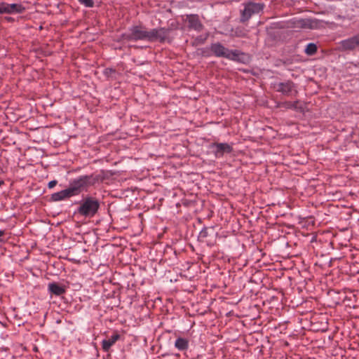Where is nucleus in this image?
I'll return each mask as SVG.
<instances>
[{
  "mask_svg": "<svg viewBox=\"0 0 359 359\" xmlns=\"http://www.w3.org/2000/svg\"><path fill=\"white\" fill-rule=\"evenodd\" d=\"M48 290L52 294L57 296L62 294L65 292V287L56 283H50L48 285Z\"/></svg>",
  "mask_w": 359,
  "mask_h": 359,
  "instance_id": "12",
  "label": "nucleus"
},
{
  "mask_svg": "<svg viewBox=\"0 0 359 359\" xmlns=\"http://www.w3.org/2000/svg\"><path fill=\"white\" fill-rule=\"evenodd\" d=\"M210 50L217 57L235 60L238 56L236 50H229L220 43H212L210 46Z\"/></svg>",
  "mask_w": 359,
  "mask_h": 359,
  "instance_id": "5",
  "label": "nucleus"
},
{
  "mask_svg": "<svg viewBox=\"0 0 359 359\" xmlns=\"http://www.w3.org/2000/svg\"><path fill=\"white\" fill-rule=\"evenodd\" d=\"M264 8V4L260 3H248L241 13V21H248L253 14L259 13Z\"/></svg>",
  "mask_w": 359,
  "mask_h": 359,
  "instance_id": "6",
  "label": "nucleus"
},
{
  "mask_svg": "<svg viewBox=\"0 0 359 359\" xmlns=\"http://www.w3.org/2000/svg\"><path fill=\"white\" fill-rule=\"evenodd\" d=\"M8 4L2 2L0 3V13H8Z\"/></svg>",
  "mask_w": 359,
  "mask_h": 359,
  "instance_id": "19",
  "label": "nucleus"
},
{
  "mask_svg": "<svg viewBox=\"0 0 359 359\" xmlns=\"http://www.w3.org/2000/svg\"><path fill=\"white\" fill-rule=\"evenodd\" d=\"M172 31L171 28L160 27L149 30L148 41H158L163 43L165 41L170 42V34Z\"/></svg>",
  "mask_w": 359,
  "mask_h": 359,
  "instance_id": "4",
  "label": "nucleus"
},
{
  "mask_svg": "<svg viewBox=\"0 0 359 359\" xmlns=\"http://www.w3.org/2000/svg\"><path fill=\"white\" fill-rule=\"evenodd\" d=\"M71 196H72L70 195L69 191L67 190V189H66L61 191L53 194L51 196V199L53 201H61V200L69 198Z\"/></svg>",
  "mask_w": 359,
  "mask_h": 359,
  "instance_id": "14",
  "label": "nucleus"
},
{
  "mask_svg": "<svg viewBox=\"0 0 359 359\" xmlns=\"http://www.w3.org/2000/svg\"><path fill=\"white\" fill-rule=\"evenodd\" d=\"M240 33H242V31H240V32H238V33L236 32V35L237 36H242V34H240Z\"/></svg>",
  "mask_w": 359,
  "mask_h": 359,
  "instance_id": "22",
  "label": "nucleus"
},
{
  "mask_svg": "<svg viewBox=\"0 0 359 359\" xmlns=\"http://www.w3.org/2000/svg\"><path fill=\"white\" fill-rule=\"evenodd\" d=\"M120 338L118 334H114L109 339L102 341V348L104 351H108L111 346Z\"/></svg>",
  "mask_w": 359,
  "mask_h": 359,
  "instance_id": "13",
  "label": "nucleus"
},
{
  "mask_svg": "<svg viewBox=\"0 0 359 359\" xmlns=\"http://www.w3.org/2000/svg\"><path fill=\"white\" fill-rule=\"evenodd\" d=\"M175 346L180 351H184L188 348L189 341L184 338H178L175 343Z\"/></svg>",
  "mask_w": 359,
  "mask_h": 359,
  "instance_id": "15",
  "label": "nucleus"
},
{
  "mask_svg": "<svg viewBox=\"0 0 359 359\" xmlns=\"http://www.w3.org/2000/svg\"><path fill=\"white\" fill-rule=\"evenodd\" d=\"M121 37L127 41H148L149 30L141 25L133 26L129 29L128 32L123 34Z\"/></svg>",
  "mask_w": 359,
  "mask_h": 359,
  "instance_id": "2",
  "label": "nucleus"
},
{
  "mask_svg": "<svg viewBox=\"0 0 359 359\" xmlns=\"http://www.w3.org/2000/svg\"><path fill=\"white\" fill-rule=\"evenodd\" d=\"M316 52H317V46L313 43H309L305 49V53L309 55H313Z\"/></svg>",
  "mask_w": 359,
  "mask_h": 359,
  "instance_id": "18",
  "label": "nucleus"
},
{
  "mask_svg": "<svg viewBox=\"0 0 359 359\" xmlns=\"http://www.w3.org/2000/svg\"><path fill=\"white\" fill-rule=\"evenodd\" d=\"M189 27L196 31H201L203 29V25L201 24L198 15H191L187 17Z\"/></svg>",
  "mask_w": 359,
  "mask_h": 359,
  "instance_id": "11",
  "label": "nucleus"
},
{
  "mask_svg": "<svg viewBox=\"0 0 359 359\" xmlns=\"http://www.w3.org/2000/svg\"><path fill=\"white\" fill-rule=\"evenodd\" d=\"M5 231H0V236L4 235Z\"/></svg>",
  "mask_w": 359,
  "mask_h": 359,
  "instance_id": "25",
  "label": "nucleus"
},
{
  "mask_svg": "<svg viewBox=\"0 0 359 359\" xmlns=\"http://www.w3.org/2000/svg\"><path fill=\"white\" fill-rule=\"evenodd\" d=\"M359 47V33L339 42V49L341 51H353Z\"/></svg>",
  "mask_w": 359,
  "mask_h": 359,
  "instance_id": "8",
  "label": "nucleus"
},
{
  "mask_svg": "<svg viewBox=\"0 0 359 359\" xmlns=\"http://www.w3.org/2000/svg\"><path fill=\"white\" fill-rule=\"evenodd\" d=\"M82 4L85 5L86 7H93V0H79Z\"/></svg>",
  "mask_w": 359,
  "mask_h": 359,
  "instance_id": "20",
  "label": "nucleus"
},
{
  "mask_svg": "<svg viewBox=\"0 0 359 359\" xmlns=\"http://www.w3.org/2000/svg\"><path fill=\"white\" fill-rule=\"evenodd\" d=\"M275 88L277 92L287 96L296 95L298 93L296 85L292 81L278 83L275 86Z\"/></svg>",
  "mask_w": 359,
  "mask_h": 359,
  "instance_id": "7",
  "label": "nucleus"
},
{
  "mask_svg": "<svg viewBox=\"0 0 359 359\" xmlns=\"http://www.w3.org/2000/svg\"><path fill=\"white\" fill-rule=\"evenodd\" d=\"M318 21L311 19H301L294 23V27L298 28L315 29L317 27Z\"/></svg>",
  "mask_w": 359,
  "mask_h": 359,
  "instance_id": "10",
  "label": "nucleus"
},
{
  "mask_svg": "<svg viewBox=\"0 0 359 359\" xmlns=\"http://www.w3.org/2000/svg\"><path fill=\"white\" fill-rule=\"evenodd\" d=\"M240 33H242V31H240V32H238V33L236 32V35L237 36H242V34H240Z\"/></svg>",
  "mask_w": 359,
  "mask_h": 359,
  "instance_id": "23",
  "label": "nucleus"
},
{
  "mask_svg": "<svg viewBox=\"0 0 359 359\" xmlns=\"http://www.w3.org/2000/svg\"><path fill=\"white\" fill-rule=\"evenodd\" d=\"M297 103H298V101L294 102L286 101V102L278 103L277 107H280V108H285V109H297Z\"/></svg>",
  "mask_w": 359,
  "mask_h": 359,
  "instance_id": "17",
  "label": "nucleus"
},
{
  "mask_svg": "<svg viewBox=\"0 0 359 359\" xmlns=\"http://www.w3.org/2000/svg\"><path fill=\"white\" fill-rule=\"evenodd\" d=\"M8 13H21L25 11V8L21 4H8Z\"/></svg>",
  "mask_w": 359,
  "mask_h": 359,
  "instance_id": "16",
  "label": "nucleus"
},
{
  "mask_svg": "<svg viewBox=\"0 0 359 359\" xmlns=\"http://www.w3.org/2000/svg\"><path fill=\"white\" fill-rule=\"evenodd\" d=\"M4 184V181H0V187Z\"/></svg>",
  "mask_w": 359,
  "mask_h": 359,
  "instance_id": "26",
  "label": "nucleus"
},
{
  "mask_svg": "<svg viewBox=\"0 0 359 359\" xmlns=\"http://www.w3.org/2000/svg\"><path fill=\"white\" fill-rule=\"evenodd\" d=\"M92 175H83L74 180L69 184L67 190L72 196L79 194L87 187L93 184Z\"/></svg>",
  "mask_w": 359,
  "mask_h": 359,
  "instance_id": "3",
  "label": "nucleus"
},
{
  "mask_svg": "<svg viewBox=\"0 0 359 359\" xmlns=\"http://www.w3.org/2000/svg\"><path fill=\"white\" fill-rule=\"evenodd\" d=\"M240 33H242V31H240V32H238V33L236 32V35L237 36H242V34H240Z\"/></svg>",
  "mask_w": 359,
  "mask_h": 359,
  "instance_id": "24",
  "label": "nucleus"
},
{
  "mask_svg": "<svg viewBox=\"0 0 359 359\" xmlns=\"http://www.w3.org/2000/svg\"><path fill=\"white\" fill-rule=\"evenodd\" d=\"M210 147L217 158L222 157L224 154H229L233 150L231 146L227 143H212Z\"/></svg>",
  "mask_w": 359,
  "mask_h": 359,
  "instance_id": "9",
  "label": "nucleus"
},
{
  "mask_svg": "<svg viewBox=\"0 0 359 359\" xmlns=\"http://www.w3.org/2000/svg\"><path fill=\"white\" fill-rule=\"evenodd\" d=\"M57 182L56 180H52L48 183V188L52 189L57 184Z\"/></svg>",
  "mask_w": 359,
  "mask_h": 359,
  "instance_id": "21",
  "label": "nucleus"
},
{
  "mask_svg": "<svg viewBox=\"0 0 359 359\" xmlns=\"http://www.w3.org/2000/svg\"><path fill=\"white\" fill-rule=\"evenodd\" d=\"M100 202L97 199L93 197H86L81 201L78 213L86 217H93L98 211Z\"/></svg>",
  "mask_w": 359,
  "mask_h": 359,
  "instance_id": "1",
  "label": "nucleus"
}]
</instances>
